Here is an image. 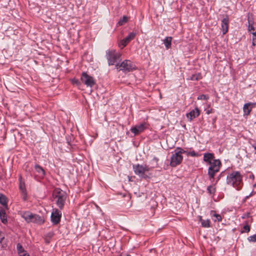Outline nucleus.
<instances>
[{
    "instance_id": "41",
    "label": "nucleus",
    "mask_w": 256,
    "mask_h": 256,
    "mask_svg": "<svg viewBox=\"0 0 256 256\" xmlns=\"http://www.w3.org/2000/svg\"><path fill=\"white\" fill-rule=\"evenodd\" d=\"M252 147L254 148V149L256 150V143L255 144H254L252 145Z\"/></svg>"
},
{
    "instance_id": "21",
    "label": "nucleus",
    "mask_w": 256,
    "mask_h": 256,
    "mask_svg": "<svg viewBox=\"0 0 256 256\" xmlns=\"http://www.w3.org/2000/svg\"><path fill=\"white\" fill-rule=\"evenodd\" d=\"M34 216V214H30L28 213H26L24 214L23 218L28 222H32Z\"/></svg>"
},
{
    "instance_id": "39",
    "label": "nucleus",
    "mask_w": 256,
    "mask_h": 256,
    "mask_svg": "<svg viewBox=\"0 0 256 256\" xmlns=\"http://www.w3.org/2000/svg\"><path fill=\"white\" fill-rule=\"evenodd\" d=\"M256 44V38H254L252 39V46H254Z\"/></svg>"
},
{
    "instance_id": "19",
    "label": "nucleus",
    "mask_w": 256,
    "mask_h": 256,
    "mask_svg": "<svg viewBox=\"0 0 256 256\" xmlns=\"http://www.w3.org/2000/svg\"><path fill=\"white\" fill-rule=\"evenodd\" d=\"M136 32H131L128 36L124 39L126 40V42L129 43L132 40H134L136 36Z\"/></svg>"
},
{
    "instance_id": "12",
    "label": "nucleus",
    "mask_w": 256,
    "mask_h": 256,
    "mask_svg": "<svg viewBox=\"0 0 256 256\" xmlns=\"http://www.w3.org/2000/svg\"><path fill=\"white\" fill-rule=\"evenodd\" d=\"M199 115L200 110L198 108H196L194 110H191L189 113L187 114L186 116L190 120H192Z\"/></svg>"
},
{
    "instance_id": "38",
    "label": "nucleus",
    "mask_w": 256,
    "mask_h": 256,
    "mask_svg": "<svg viewBox=\"0 0 256 256\" xmlns=\"http://www.w3.org/2000/svg\"><path fill=\"white\" fill-rule=\"evenodd\" d=\"M250 214L249 212H247V213L244 214V216H242V218H248L250 216Z\"/></svg>"
},
{
    "instance_id": "4",
    "label": "nucleus",
    "mask_w": 256,
    "mask_h": 256,
    "mask_svg": "<svg viewBox=\"0 0 256 256\" xmlns=\"http://www.w3.org/2000/svg\"><path fill=\"white\" fill-rule=\"evenodd\" d=\"M186 152V151L180 148H177L172 154L171 158L170 164L172 167H175L180 164L182 160L183 157L182 154Z\"/></svg>"
},
{
    "instance_id": "32",
    "label": "nucleus",
    "mask_w": 256,
    "mask_h": 256,
    "mask_svg": "<svg viewBox=\"0 0 256 256\" xmlns=\"http://www.w3.org/2000/svg\"><path fill=\"white\" fill-rule=\"evenodd\" d=\"M208 98V96L205 94H201L198 97V100H207Z\"/></svg>"
},
{
    "instance_id": "5",
    "label": "nucleus",
    "mask_w": 256,
    "mask_h": 256,
    "mask_svg": "<svg viewBox=\"0 0 256 256\" xmlns=\"http://www.w3.org/2000/svg\"><path fill=\"white\" fill-rule=\"evenodd\" d=\"M208 164L210 166L208 169V175L210 179L214 178L216 174L220 170L221 162L219 160H214Z\"/></svg>"
},
{
    "instance_id": "33",
    "label": "nucleus",
    "mask_w": 256,
    "mask_h": 256,
    "mask_svg": "<svg viewBox=\"0 0 256 256\" xmlns=\"http://www.w3.org/2000/svg\"><path fill=\"white\" fill-rule=\"evenodd\" d=\"M249 242H256V234L253 236H250L248 238Z\"/></svg>"
},
{
    "instance_id": "20",
    "label": "nucleus",
    "mask_w": 256,
    "mask_h": 256,
    "mask_svg": "<svg viewBox=\"0 0 256 256\" xmlns=\"http://www.w3.org/2000/svg\"><path fill=\"white\" fill-rule=\"evenodd\" d=\"M158 158L154 156L152 160L150 162L151 164L150 169L158 166Z\"/></svg>"
},
{
    "instance_id": "7",
    "label": "nucleus",
    "mask_w": 256,
    "mask_h": 256,
    "mask_svg": "<svg viewBox=\"0 0 256 256\" xmlns=\"http://www.w3.org/2000/svg\"><path fill=\"white\" fill-rule=\"evenodd\" d=\"M134 171L136 175H138L141 178H146L144 173L150 170V167L146 164H134L133 165Z\"/></svg>"
},
{
    "instance_id": "17",
    "label": "nucleus",
    "mask_w": 256,
    "mask_h": 256,
    "mask_svg": "<svg viewBox=\"0 0 256 256\" xmlns=\"http://www.w3.org/2000/svg\"><path fill=\"white\" fill-rule=\"evenodd\" d=\"M0 204L7 208V198L4 195L1 193H0Z\"/></svg>"
},
{
    "instance_id": "26",
    "label": "nucleus",
    "mask_w": 256,
    "mask_h": 256,
    "mask_svg": "<svg viewBox=\"0 0 256 256\" xmlns=\"http://www.w3.org/2000/svg\"><path fill=\"white\" fill-rule=\"evenodd\" d=\"M20 186L19 188L21 192H24L26 190V188L25 187V184L24 182H22L21 180V176L20 178Z\"/></svg>"
},
{
    "instance_id": "42",
    "label": "nucleus",
    "mask_w": 256,
    "mask_h": 256,
    "mask_svg": "<svg viewBox=\"0 0 256 256\" xmlns=\"http://www.w3.org/2000/svg\"><path fill=\"white\" fill-rule=\"evenodd\" d=\"M220 176H221V174H220V176H218V180H217L216 182V183L218 182V181L220 179Z\"/></svg>"
},
{
    "instance_id": "2",
    "label": "nucleus",
    "mask_w": 256,
    "mask_h": 256,
    "mask_svg": "<svg viewBox=\"0 0 256 256\" xmlns=\"http://www.w3.org/2000/svg\"><path fill=\"white\" fill-rule=\"evenodd\" d=\"M52 197L59 208L62 210L67 197L66 192L60 188H56L53 192Z\"/></svg>"
},
{
    "instance_id": "1",
    "label": "nucleus",
    "mask_w": 256,
    "mask_h": 256,
    "mask_svg": "<svg viewBox=\"0 0 256 256\" xmlns=\"http://www.w3.org/2000/svg\"><path fill=\"white\" fill-rule=\"evenodd\" d=\"M242 182V176L240 172L234 171L227 176V184L232 185L237 190L241 188Z\"/></svg>"
},
{
    "instance_id": "29",
    "label": "nucleus",
    "mask_w": 256,
    "mask_h": 256,
    "mask_svg": "<svg viewBox=\"0 0 256 256\" xmlns=\"http://www.w3.org/2000/svg\"><path fill=\"white\" fill-rule=\"evenodd\" d=\"M248 30L249 32H250L252 30L254 31V27L253 26V22H251L250 20L249 16L248 17Z\"/></svg>"
},
{
    "instance_id": "24",
    "label": "nucleus",
    "mask_w": 256,
    "mask_h": 256,
    "mask_svg": "<svg viewBox=\"0 0 256 256\" xmlns=\"http://www.w3.org/2000/svg\"><path fill=\"white\" fill-rule=\"evenodd\" d=\"M35 169L36 172L39 173L42 176H44L45 174L44 170L39 165L36 164L35 166Z\"/></svg>"
},
{
    "instance_id": "27",
    "label": "nucleus",
    "mask_w": 256,
    "mask_h": 256,
    "mask_svg": "<svg viewBox=\"0 0 256 256\" xmlns=\"http://www.w3.org/2000/svg\"><path fill=\"white\" fill-rule=\"evenodd\" d=\"M210 214L212 216L216 218V220H214L215 221L220 222L222 220V216L220 214H216L214 211L212 210Z\"/></svg>"
},
{
    "instance_id": "18",
    "label": "nucleus",
    "mask_w": 256,
    "mask_h": 256,
    "mask_svg": "<svg viewBox=\"0 0 256 256\" xmlns=\"http://www.w3.org/2000/svg\"><path fill=\"white\" fill-rule=\"evenodd\" d=\"M32 222L41 224L44 222V220L40 216L34 214Z\"/></svg>"
},
{
    "instance_id": "30",
    "label": "nucleus",
    "mask_w": 256,
    "mask_h": 256,
    "mask_svg": "<svg viewBox=\"0 0 256 256\" xmlns=\"http://www.w3.org/2000/svg\"><path fill=\"white\" fill-rule=\"evenodd\" d=\"M128 44V43L126 42V40L124 38L119 42L118 46L120 47L121 48H122L125 47Z\"/></svg>"
},
{
    "instance_id": "40",
    "label": "nucleus",
    "mask_w": 256,
    "mask_h": 256,
    "mask_svg": "<svg viewBox=\"0 0 256 256\" xmlns=\"http://www.w3.org/2000/svg\"><path fill=\"white\" fill-rule=\"evenodd\" d=\"M212 109H210V110H208L207 112H206V114H210V113H212Z\"/></svg>"
},
{
    "instance_id": "43",
    "label": "nucleus",
    "mask_w": 256,
    "mask_h": 256,
    "mask_svg": "<svg viewBox=\"0 0 256 256\" xmlns=\"http://www.w3.org/2000/svg\"><path fill=\"white\" fill-rule=\"evenodd\" d=\"M252 195V194H250L249 196H246V198H248L250 196Z\"/></svg>"
},
{
    "instance_id": "34",
    "label": "nucleus",
    "mask_w": 256,
    "mask_h": 256,
    "mask_svg": "<svg viewBox=\"0 0 256 256\" xmlns=\"http://www.w3.org/2000/svg\"><path fill=\"white\" fill-rule=\"evenodd\" d=\"M187 154L188 155H190L192 156H200V154L195 152L194 151H192V152H186Z\"/></svg>"
},
{
    "instance_id": "8",
    "label": "nucleus",
    "mask_w": 256,
    "mask_h": 256,
    "mask_svg": "<svg viewBox=\"0 0 256 256\" xmlns=\"http://www.w3.org/2000/svg\"><path fill=\"white\" fill-rule=\"evenodd\" d=\"M80 80L82 82L88 87L92 88L96 84V81L94 78L86 72L82 73Z\"/></svg>"
},
{
    "instance_id": "45",
    "label": "nucleus",
    "mask_w": 256,
    "mask_h": 256,
    "mask_svg": "<svg viewBox=\"0 0 256 256\" xmlns=\"http://www.w3.org/2000/svg\"><path fill=\"white\" fill-rule=\"evenodd\" d=\"M48 236L50 237V236H52V234H50V233H49V234H48Z\"/></svg>"
},
{
    "instance_id": "22",
    "label": "nucleus",
    "mask_w": 256,
    "mask_h": 256,
    "mask_svg": "<svg viewBox=\"0 0 256 256\" xmlns=\"http://www.w3.org/2000/svg\"><path fill=\"white\" fill-rule=\"evenodd\" d=\"M200 220L201 222L202 226L204 228H209L210 226V221L209 220H202V217H200Z\"/></svg>"
},
{
    "instance_id": "16",
    "label": "nucleus",
    "mask_w": 256,
    "mask_h": 256,
    "mask_svg": "<svg viewBox=\"0 0 256 256\" xmlns=\"http://www.w3.org/2000/svg\"><path fill=\"white\" fill-rule=\"evenodd\" d=\"M0 218L3 224H6L7 223V216L4 210L2 209L0 210Z\"/></svg>"
},
{
    "instance_id": "15",
    "label": "nucleus",
    "mask_w": 256,
    "mask_h": 256,
    "mask_svg": "<svg viewBox=\"0 0 256 256\" xmlns=\"http://www.w3.org/2000/svg\"><path fill=\"white\" fill-rule=\"evenodd\" d=\"M172 39V37L167 36L163 40L164 44L167 50H168L171 47Z\"/></svg>"
},
{
    "instance_id": "46",
    "label": "nucleus",
    "mask_w": 256,
    "mask_h": 256,
    "mask_svg": "<svg viewBox=\"0 0 256 256\" xmlns=\"http://www.w3.org/2000/svg\"><path fill=\"white\" fill-rule=\"evenodd\" d=\"M254 187H256V184L254 185Z\"/></svg>"
},
{
    "instance_id": "36",
    "label": "nucleus",
    "mask_w": 256,
    "mask_h": 256,
    "mask_svg": "<svg viewBox=\"0 0 256 256\" xmlns=\"http://www.w3.org/2000/svg\"><path fill=\"white\" fill-rule=\"evenodd\" d=\"M72 82L73 84H75L77 86H80V82L78 79H73L72 80Z\"/></svg>"
},
{
    "instance_id": "13",
    "label": "nucleus",
    "mask_w": 256,
    "mask_h": 256,
    "mask_svg": "<svg viewBox=\"0 0 256 256\" xmlns=\"http://www.w3.org/2000/svg\"><path fill=\"white\" fill-rule=\"evenodd\" d=\"M214 160V154L212 153H206L204 155V160L208 164L210 163Z\"/></svg>"
},
{
    "instance_id": "14",
    "label": "nucleus",
    "mask_w": 256,
    "mask_h": 256,
    "mask_svg": "<svg viewBox=\"0 0 256 256\" xmlns=\"http://www.w3.org/2000/svg\"><path fill=\"white\" fill-rule=\"evenodd\" d=\"M252 104L250 102L246 103L244 104L243 107V110L244 114L248 115L252 110V108L250 106Z\"/></svg>"
},
{
    "instance_id": "25",
    "label": "nucleus",
    "mask_w": 256,
    "mask_h": 256,
    "mask_svg": "<svg viewBox=\"0 0 256 256\" xmlns=\"http://www.w3.org/2000/svg\"><path fill=\"white\" fill-rule=\"evenodd\" d=\"M128 16H124L120 20L117 24L118 26H122L128 21Z\"/></svg>"
},
{
    "instance_id": "10",
    "label": "nucleus",
    "mask_w": 256,
    "mask_h": 256,
    "mask_svg": "<svg viewBox=\"0 0 256 256\" xmlns=\"http://www.w3.org/2000/svg\"><path fill=\"white\" fill-rule=\"evenodd\" d=\"M61 212L58 209H54L51 214V220L53 224H57L60 220Z\"/></svg>"
},
{
    "instance_id": "23",
    "label": "nucleus",
    "mask_w": 256,
    "mask_h": 256,
    "mask_svg": "<svg viewBox=\"0 0 256 256\" xmlns=\"http://www.w3.org/2000/svg\"><path fill=\"white\" fill-rule=\"evenodd\" d=\"M202 78L201 74H196L192 75V76L188 78L187 79L192 80H198Z\"/></svg>"
},
{
    "instance_id": "3",
    "label": "nucleus",
    "mask_w": 256,
    "mask_h": 256,
    "mask_svg": "<svg viewBox=\"0 0 256 256\" xmlns=\"http://www.w3.org/2000/svg\"><path fill=\"white\" fill-rule=\"evenodd\" d=\"M106 56L109 66L115 65L121 57L120 52L115 50H108L106 52Z\"/></svg>"
},
{
    "instance_id": "28",
    "label": "nucleus",
    "mask_w": 256,
    "mask_h": 256,
    "mask_svg": "<svg viewBox=\"0 0 256 256\" xmlns=\"http://www.w3.org/2000/svg\"><path fill=\"white\" fill-rule=\"evenodd\" d=\"M207 190L210 194H214L216 192V188L210 185L207 187Z\"/></svg>"
},
{
    "instance_id": "11",
    "label": "nucleus",
    "mask_w": 256,
    "mask_h": 256,
    "mask_svg": "<svg viewBox=\"0 0 256 256\" xmlns=\"http://www.w3.org/2000/svg\"><path fill=\"white\" fill-rule=\"evenodd\" d=\"M229 19L228 16H226L222 20V34H225L228 31Z\"/></svg>"
},
{
    "instance_id": "48",
    "label": "nucleus",
    "mask_w": 256,
    "mask_h": 256,
    "mask_svg": "<svg viewBox=\"0 0 256 256\" xmlns=\"http://www.w3.org/2000/svg\"><path fill=\"white\" fill-rule=\"evenodd\" d=\"M122 256L120 255V256Z\"/></svg>"
},
{
    "instance_id": "31",
    "label": "nucleus",
    "mask_w": 256,
    "mask_h": 256,
    "mask_svg": "<svg viewBox=\"0 0 256 256\" xmlns=\"http://www.w3.org/2000/svg\"><path fill=\"white\" fill-rule=\"evenodd\" d=\"M17 250L18 254H21L24 251V248L20 244H17Z\"/></svg>"
},
{
    "instance_id": "44",
    "label": "nucleus",
    "mask_w": 256,
    "mask_h": 256,
    "mask_svg": "<svg viewBox=\"0 0 256 256\" xmlns=\"http://www.w3.org/2000/svg\"><path fill=\"white\" fill-rule=\"evenodd\" d=\"M22 256H29L27 254H24Z\"/></svg>"
},
{
    "instance_id": "35",
    "label": "nucleus",
    "mask_w": 256,
    "mask_h": 256,
    "mask_svg": "<svg viewBox=\"0 0 256 256\" xmlns=\"http://www.w3.org/2000/svg\"><path fill=\"white\" fill-rule=\"evenodd\" d=\"M250 230V227L248 225L246 224V226H244V227H243V230H242V232H248Z\"/></svg>"
},
{
    "instance_id": "6",
    "label": "nucleus",
    "mask_w": 256,
    "mask_h": 256,
    "mask_svg": "<svg viewBox=\"0 0 256 256\" xmlns=\"http://www.w3.org/2000/svg\"><path fill=\"white\" fill-rule=\"evenodd\" d=\"M116 67L118 70L124 72H130L134 69V65L130 60H125L120 64H116Z\"/></svg>"
},
{
    "instance_id": "9",
    "label": "nucleus",
    "mask_w": 256,
    "mask_h": 256,
    "mask_svg": "<svg viewBox=\"0 0 256 256\" xmlns=\"http://www.w3.org/2000/svg\"><path fill=\"white\" fill-rule=\"evenodd\" d=\"M148 124L144 122L132 128L130 131L132 133H134V135H138L142 132L144 130L148 128Z\"/></svg>"
},
{
    "instance_id": "47",
    "label": "nucleus",
    "mask_w": 256,
    "mask_h": 256,
    "mask_svg": "<svg viewBox=\"0 0 256 256\" xmlns=\"http://www.w3.org/2000/svg\"><path fill=\"white\" fill-rule=\"evenodd\" d=\"M126 256H130V255H127Z\"/></svg>"
},
{
    "instance_id": "37",
    "label": "nucleus",
    "mask_w": 256,
    "mask_h": 256,
    "mask_svg": "<svg viewBox=\"0 0 256 256\" xmlns=\"http://www.w3.org/2000/svg\"><path fill=\"white\" fill-rule=\"evenodd\" d=\"M22 195V198L24 200H27V193L26 191H24V192H21Z\"/></svg>"
}]
</instances>
